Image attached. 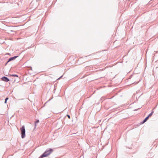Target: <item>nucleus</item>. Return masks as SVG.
I'll list each match as a JSON object with an SVG mask.
<instances>
[{"label":"nucleus","instance_id":"nucleus-1","mask_svg":"<svg viewBox=\"0 0 158 158\" xmlns=\"http://www.w3.org/2000/svg\"><path fill=\"white\" fill-rule=\"evenodd\" d=\"M53 152V150L50 149L49 150H46L44 153L41 155L39 158H43L49 156Z\"/></svg>","mask_w":158,"mask_h":158},{"label":"nucleus","instance_id":"nucleus-2","mask_svg":"<svg viewBox=\"0 0 158 158\" xmlns=\"http://www.w3.org/2000/svg\"><path fill=\"white\" fill-rule=\"evenodd\" d=\"M20 130L21 132V137L22 138H24L25 136V130L24 126H23L20 128Z\"/></svg>","mask_w":158,"mask_h":158},{"label":"nucleus","instance_id":"nucleus-3","mask_svg":"<svg viewBox=\"0 0 158 158\" xmlns=\"http://www.w3.org/2000/svg\"><path fill=\"white\" fill-rule=\"evenodd\" d=\"M2 80L6 82H8L9 81V80L5 77H3L2 78Z\"/></svg>","mask_w":158,"mask_h":158},{"label":"nucleus","instance_id":"nucleus-4","mask_svg":"<svg viewBox=\"0 0 158 158\" xmlns=\"http://www.w3.org/2000/svg\"><path fill=\"white\" fill-rule=\"evenodd\" d=\"M149 118H148L147 117H146L144 119L142 122H140L141 124H143L144 123H145L148 119Z\"/></svg>","mask_w":158,"mask_h":158},{"label":"nucleus","instance_id":"nucleus-5","mask_svg":"<svg viewBox=\"0 0 158 158\" xmlns=\"http://www.w3.org/2000/svg\"><path fill=\"white\" fill-rule=\"evenodd\" d=\"M18 56H15L14 57H11L8 60V61L7 62H9V61H11L14 59H15V58H17Z\"/></svg>","mask_w":158,"mask_h":158},{"label":"nucleus","instance_id":"nucleus-6","mask_svg":"<svg viewBox=\"0 0 158 158\" xmlns=\"http://www.w3.org/2000/svg\"><path fill=\"white\" fill-rule=\"evenodd\" d=\"M154 113V111H152L150 113L149 115L147 116L148 118H149V117H151L153 114Z\"/></svg>","mask_w":158,"mask_h":158},{"label":"nucleus","instance_id":"nucleus-7","mask_svg":"<svg viewBox=\"0 0 158 158\" xmlns=\"http://www.w3.org/2000/svg\"><path fill=\"white\" fill-rule=\"evenodd\" d=\"M10 76L13 77H18V76L16 75L13 74V75H10Z\"/></svg>","mask_w":158,"mask_h":158},{"label":"nucleus","instance_id":"nucleus-8","mask_svg":"<svg viewBox=\"0 0 158 158\" xmlns=\"http://www.w3.org/2000/svg\"><path fill=\"white\" fill-rule=\"evenodd\" d=\"M39 121L38 120H37L35 122V126H36V123H39Z\"/></svg>","mask_w":158,"mask_h":158},{"label":"nucleus","instance_id":"nucleus-9","mask_svg":"<svg viewBox=\"0 0 158 158\" xmlns=\"http://www.w3.org/2000/svg\"><path fill=\"white\" fill-rule=\"evenodd\" d=\"M8 99V98H6L5 100V103H6L7 100Z\"/></svg>","mask_w":158,"mask_h":158},{"label":"nucleus","instance_id":"nucleus-10","mask_svg":"<svg viewBox=\"0 0 158 158\" xmlns=\"http://www.w3.org/2000/svg\"><path fill=\"white\" fill-rule=\"evenodd\" d=\"M68 117L69 118H70V116H69V115H68Z\"/></svg>","mask_w":158,"mask_h":158},{"label":"nucleus","instance_id":"nucleus-11","mask_svg":"<svg viewBox=\"0 0 158 158\" xmlns=\"http://www.w3.org/2000/svg\"><path fill=\"white\" fill-rule=\"evenodd\" d=\"M135 110L136 111V110Z\"/></svg>","mask_w":158,"mask_h":158},{"label":"nucleus","instance_id":"nucleus-12","mask_svg":"<svg viewBox=\"0 0 158 158\" xmlns=\"http://www.w3.org/2000/svg\"><path fill=\"white\" fill-rule=\"evenodd\" d=\"M120 90H119V92H120Z\"/></svg>","mask_w":158,"mask_h":158}]
</instances>
